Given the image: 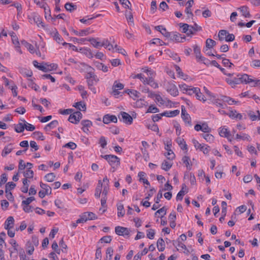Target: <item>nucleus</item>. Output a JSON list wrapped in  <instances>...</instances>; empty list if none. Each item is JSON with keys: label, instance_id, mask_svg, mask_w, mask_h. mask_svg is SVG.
Segmentation results:
<instances>
[{"label": "nucleus", "instance_id": "nucleus-1", "mask_svg": "<svg viewBox=\"0 0 260 260\" xmlns=\"http://www.w3.org/2000/svg\"><path fill=\"white\" fill-rule=\"evenodd\" d=\"M228 78L226 79V81L230 84L232 87L235 88L236 86L240 84H249L254 81V80L250 78V76L246 74H238L237 77Z\"/></svg>", "mask_w": 260, "mask_h": 260}, {"label": "nucleus", "instance_id": "nucleus-2", "mask_svg": "<svg viewBox=\"0 0 260 260\" xmlns=\"http://www.w3.org/2000/svg\"><path fill=\"white\" fill-rule=\"evenodd\" d=\"M109 162L110 166H112V169L118 167L120 165V158L117 156L114 155H101Z\"/></svg>", "mask_w": 260, "mask_h": 260}, {"label": "nucleus", "instance_id": "nucleus-3", "mask_svg": "<svg viewBox=\"0 0 260 260\" xmlns=\"http://www.w3.org/2000/svg\"><path fill=\"white\" fill-rule=\"evenodd\" d=\"M218 37L221 42L224 40L226 42H232L235 40V36L233 34H229L227 30L223 29L219 30Z\"/></svg>", "mask_w": 260, "mask_h": 260}, {"label": "nucleus", "instance_id": "nucleus-4", "mask_svg": "<svg viewBox=\"0 0 260 260\" xmlns=\"http://www.w3.org/2000/svg\"><path fill=\"white\" fill-rule=\"evenodd\" d=\"M118 118L120 121H122L125 124H131L133 123L132 117L125 112H121L120 115H118Z\"/></svg>", "mask_w": 260, "mask_h": 260}, {"label": "nucleus", "instance_id": "nucleus-5", "mask_svg": "<svg viewBox=\"0 0 260 260\" xmlns=\"http://www.w3.org/2000/svg\"><path fill=\"white\" fill-rule=\"evenodd\" d=\"M194 53L196 55V58L198 61H202L204 64H206V62H205L204 61L206 60L207 62L209 61V60L202 56L201 53V49L197 45H195L193 46Z\"/></svg>", "mask_w": 260, "mask_h": 260}, {"label": "nucleus", "instance_id": "nucleus-6", "mask_svg": "<svg viewBox=\"0 0 260 260\" xmlns=\"http://www.w3.org/2000/svg\"><path fill=\"white\" fill-rule=\"evenodd\" d=\"M115 232L117 235L124 237H128L130 234V231L128 228L120 226H116Z\"/></svg>", "mask_w": 260, "mask_h": 260}, {"label": "nucleus", "instance_id": "nucleus-7", "mask_svg": "<svg viewBox=\"0 0 260 260\" xmlns=\"http://www.w3.org/2000/svg\"><path fill=\"white\" fill-rule=\"evenodd\" d=\"M186 39V37L184 35H181L177 32H172L170 37L171 41H175L176 42H183Z\"/></svg>", "mask_w": 260, "mask_h": 260}, {"label": "nucleus", "instance_id": "nucleus-8", "mask_svg": "<svg viewBox=\"0 0 260 260\" xmlns=\"http://www.w3.org/2000/svg\"><path fill=\"white\" fill-rule=\"evenodd\" d=\"M103 121L105 124H108L111 122L117 123V118L115 115L106 114L104 116Z\"/></svg>", "mask_w": 260, "mask_h": 260}, {"label": "nucleus", "instance_id": "nucleus-9", "mask_svg": "<svg viewBox=\"0 0 260 260\" xmlns=\"http://www.w3.org/2000/svg\"><path fill=\"white\" fill-rule=\"evenodd\" d=\"M81 124L83 126L82 129L86 133L89 131L88 128L92 125V122L89 120H83L81 121Z\"/></svg>", "mask_w": 260, "mask_h": 260}, {"label": "nucleus", "instance_id": "nucleus-10", "mask_svg": "<svg viewBox=\"0 0 260 260\" xmlns=\"http://www.w3.org/2000/svg\"><path fill=\"white\" fill-rule=\"evenodd\" d=\"M167 90L172 95L175 96L178 94V90L176 86L173 84H170L167 87Z\"/></svg>", "mask_w": 260, "mask_h": 260}, {"label": "nucleus", "instance_id": "nucleus-11", "mask_svg": "<svg viewBox=\"0 0 260 260\" xmlns=\"http://www.w3.org/2000/svg\"><path fill=\"white\" fill-rule=\"evenodd\" d=\"M50 34L57 43L59 44L62 42L63 39L56 28H54V30L50 32Z\"/></svg>", "mask_w": 260, "mask_h": 260}, {"label": "nucleus", "instance_id": "nucleus-12", "mask_svg": "<svg viewBox=\"0 0 260 260\" xmlns=\"http://www.w3.org/2000/svg\"><path fill=\"white\" fill-rule=\"evenodd\" d=\"M14 222V218L12 216H9L5 222V228L6 230L11 229L13 227Z\"/></svg>", "mask_w": 260, "mask_h": 260}, {"label": "nucleus", "instance_id": "nucleus-13", "mask_svg": "<svg viewBox=\"0 0 260 260\" xmlns=\"http://www.w3.org/2000/svg\"><path fill=\"white\" fill-rule=\"evenodd\" d=\"M238 10L240 11L242 13V15L245 18H249L251 16L250 14L249 11L248 10V8L246 6H242L240 8H238Z\"/></svg>", "mask_w": 260, "mask_h": 260}, {"label": "nucleus", "instance_id": "nucleus-14", "mask_svg": "<svg viewBox=\"0 0 260 260\" xmlns=\"http://www.w3.org/2000/svg\"><path fill=\"white\" fill-rule=\"evenodd\" d=\"M180 113L179 110H175L172 111H165L161 113V116H164L168 117H172L178 115Z\"/></svg>", "mask_w": 260, "mask_h": 260}, {"label": "nucleus", "instance_id": "nucleus-15", "mask_svg": "<svg viewBox=\"0 0 260 260\" xmlns=\"http://www.w3.org/2000/svg\"><path fill=\"white\" fill-rule=\"evenodd\" d=\"M125 92L134 100H135L136 98H138L140 97V93L136 90L127 89L125 91Z\"/></svg>", "mask_w": 260, "mask_h": 260}, {"label": "nucleus", "instance_id": "nucleus-16", "mask_svg": "<svg viewBox=\"0 0 260 260\" xmlns=\"http://www.w3.org/2000/svg\"><path fill=\"white\" fill-rule=\"evenodd\" d=\"M34 22L37 25L38 27H41L43 28H45V26L42 20V18L38 15H36L34 16Z\"/></svg>", "mask_w": 260, "mask_h": 260}, {"label": "nucleus", "instance_id": "nucleus-17", "mask_svg": "<svg viewBox=\"0 0 260 260\" xmlns=\"http://www.w3.org/2000/svg\"><path fill=\"white\" fill-rule=\"evenodd\" d=\"M156 245L159 251L162 252L165 249V243L162 238L158 239Z\"/></svg>", "mask_w": 260, "mask_h": 260}, {"label": "nucleus", "instance_id": "nucleus-18", "mask_svg": "<svg viewBox=\"0 0 260 260\" xmlns=\"http://www.w3.org/2000/svg\"><path fill=\"white\" fill-rule=\"evenodd\" d=\"M144 83L149 85L154 88L158 87L157 84L154 81L153 79L151 77L148 78H145V79H144Z\"/></svg>", "mask_w": 260, "mask_h": 260}, {"label": "nucleus", "instance_id": "nucleus-19", "mask_svg": "<svg viewBox=\"0 0 260 260\" xmlns=\"http://www.w3.org/2000/svg\"><path fill=\"white\" fill-rule=\"evenodd\" d=\"M103 184L101 180H99L98 185L95 188V192L94 196L96 198H99L102 192Z\"/></svg>", "mask_w": 260, "mask_h": 260}, {"label": "nucleus", "instance_id": "nucleus-20", "mask_svg": "<svg viewBox=\"0 0 260 260\" xmlns=\"http://www.w3.org/2000/svg\"><path fill=\"white\" fill-rule=\"evenodd\" d=\"M45 17L46 19H51L53 21H55V19L51 16V10L49 7L47 5L44 8Z\"/></svg>", "mask_w": 260, "mask_h": 260}, {"label": "nucleus", "instance_id": "nucleus-21", "mask_svg": "<svg viewBox=\"0 0 260 260\" xmlns=\"http://www.w3.org/2000/svg\"><path fill=\"white\" fill-rule=\"evenodd\" d=\"M117 215L118 217H122L125 214V210L124 209L123 205L121 203H119L117 205Z\"/></svg>", "mask_w": 260, "mask_h": 260}, {"label": "nucleus", "instance_id": "nucleus-22", "mask_svg": "<svg viewBox=\"0 0 260 260\" xmlns=\"http://www.w3.org/2000/svg\"><path fill=\"white\" fill-rule=\"evenodd\" d=\"M228 115L233 119L237 118L239 120L242 119L243 116L241 114L237 113L236 110L231 111Z\"/></svg>", "mask_w": 260, "mask_h": 260}, {"label": "nucleus", "instance_id": "nucleus-23", "mask_svg": "<svg viewBox=\"0 0 260 260\" xmlns=\"http://www.w3.org/2000/svg\"><path fill=\"white\" fill-rule=\"evenodd\" d=\"M13 150V147L12 144H9L7 146H5L2 152V156L3 157L6 156L7 155L9 154Z\"/></svg>", "mask_w": 260, "mask_h": 260}, {"label": "nucleus", "instance_id": "nucleus-24", "mask_svg": "<svg viewBox=\"0 0 260 260\" xmlns=\"http://www.w3.org/2000/svg\"><path fill=\"white\" fill-rule=\"evenodd\" d=\"M176 142L182 150H186L187 149V145L185 143L184 139L180 137L177 138Z\"/></svg>", "mask_w": 260, "mask_h": 260}, {"label": "nucleus", "instance_id": "nucleus-25", "mask_svg": "<svg viewBox=\"0 0 260 260\" xmlns=\"http://www.w3.org/2000/svg\"><path fill=\"white\" fill-rule=\"evenodd\" d=\"M21 44L24 45L31 53H34L35 52L34 47L25 40H22L21 42Z\"/></svg>", "mask_w": 260, "mask_h": 260}, {"label": "nucleus", "instance_id": "nucleus-26", "mask_svg": "<svg viewBox=\"0 0 260 260\" xmlns=\"http://www.w3.org/2000/svg\"><path fill=\"white\" fill-rule=\"evenodd\" d=\"M33 65L38 69L39 70L44 72H47L48 70H47L46 67L44 66L43 64H39V63L37 61L34 60L32 62Z\"/></svg>", "mask_w": 260, "mask_h": 260}, {"label": "nucleus", "instance_id": "nucleus-27", "mask_svg": "<svg viewBox=\"0 0 260 260\" xmlns=\"http://www.w3.org/2000/svg\"><path fill=\"white\" fill-rule=\"evenodd\" d=\"M182 161L185 165L187 169L189 170H191V164L189 156H184L182 157Z\"/></svg>", "mask_w": 260, "mask_h": 260}, {"label": "nucleus", "instance_id": "nucleus-28", "mask_svg": "<svg viewBox=\"0 0 260 260\" xmlns=\"http://www.w3.org/2000/svg\"><path fill=\"white\" fill-rule=\"evenodd\" d=\"M172 166V163L164 160L161 164V168L165 171H168L171 168Z\"/></svg>", "mask_w": 260, "mask_h": 260}, {"label": "nucleus", "instance_id": "nucleus-29", "mask_svg": "<svg viewBox=\"0 0 260 260\" xmlns=\"http://www.w3.org/2000/svg\"><path fill=\"white\" fill-rule=\"evenodd\" d=\"M219 134L220 136L225 138H228L231 134L230 131L224 127L220 128L219 131Z\"/></svg>", "mask_w": 260, "mask_h": 260}, {"label": "nucleus", "instance_id": "nucleus-30", "mask_svg": "<svg viewBox=\"0 0 260 260\" xmlns=\"http://www.w3.org/2000/svg\"><path fill=\"white\" fill-rule=\"evenodd\" d=\"M73 106L80 111H85L86 109L85 104L82 102H77Z\"/></svg>", "mask_w": 260, "mask_h": 260}, {"label": "nucleus", "instance_id": "nucleus-31", "mask_svg": "<svg viewBox=\"0 0 260 260\" xmlns=\"http://www.w3.org/2000/svg\"><path fill=\"white\" fill-rule=\"evenodd\" d=\"M40 187L45 190L44 191L47 193V194H51V188L48 185L41 182Z\"/></svg>", "mask_w": 260, "mask_h": 260}, {"label": "nucleus", "instance_id": "nucleus-32", "mask_svg": "<svg viewBox=\"0 0 260 260\" xmlns=\"http://www.w3.org/2000/svg\"><path fill=\"white\" fill-rule=\"evenodd\" d=\"M146 176L145 173L143 172H140L138 173V177H139L140 181H142L144 184H147V185H150V183L148 180L147 179L144 178V177Z\"/></svg>", "mask_w": 260, "mask_h": 260}, {"label": "nucleus", "instance_id": "nucleus-33", "mask_svg": "<svg viewBox=\"0 0 260 260\" xmlns=\"http://www.w3.org/2000/svg\"><path fill=\"white\" fill-rule=\"evenodd\" d=\"M65 9L70 12L77 9V6L73 4V3H67L64 5Z\"/></svg>", "mask_w": 260, "mask_h": 260}, {"label": "nucleus", "instance_id": "nucleus-34", "mask_svg": "<svg viewBox=\"0 0 260 260\" xmlns=\"http://www.w3.org/2000/svg\"><path fill=\"white\" fill-rule=\"evenodd\" d=\"M216 42L211 39H207L206 41V48L211 49L216 45Z\"/></svg>", "mask_w": 260, "mask_h": 260}, {"label": "nucleus", "instance_id": "nucleus-35", "mask_svg": "<svg viewBox=\"0 0 260 260\" xmlns=\"http://www.w3.org/2000/svg\"><path fill=\"white\" fill-rule=\"evenodd\" d=\"M87 41H89L91 44L95 48H98L99 47H102V42L97 41L96 39L95 38H90L87 40Z\"/></svg>", "mask_w": 260, "mask_h": 260}, {"label": "nucleus", "instance_id": "nucleus-36", "mask_svg": "<svg viewBox=\"0 0 260 260\" xmlns=\"http://www.w3.org/2000/svg\"><path fill=\"white\" fill-rule=\"evenodd\" d=\"M96 68L100 70L103 71L104 72H107L108 71V68L107 66H105L103 63L98 62H96Z\"/></svg>", "mask_w": 260, "mask_h": 260}, {"label": "nucleus", "instance_id": "nucleus-37", "mask_svg": "<svg viewBox=\"0 0 260 260\" xmlns=\"http://www.w3.org/2000/svg\"><path fill=\"white\" fill-rule=\"evenodd\" d=\"M68 120L70 122H71V123H75V124H77L79 122V119H78L75 113H74L73 114H70V115L69 117Z\"/></svg>", "mask_w": 260, "mask_h": 260}, {"label": "nucleus", "instance_id": "nucleus-38", "mask_svg": "<svg viewBox=\"0 0 260 260\" xmlns=\"http://www.w3.org/2000/svg\"><path fill=\"white\" fill-rule=\"evenodd\" d=\"M55 178V175L53 173H50L47 174L45 176V179L47 182H53Z\"/></svg>", "mask_w": 260, "mask_h": 260}, {"label": "nucleus", "instance_id": "nucleus-39", "mask_svg": "<svg viewBox=\"0 0 260 260\" xmlns=\"http://www.w3.org/2000/svg\"><path fill=\"white\" fill-rule=\"evenodd\" d=\"M24 123L23 124L22 123H19L15 126V131L17 133H22L24 130Z\"/></svg>", "mask_w": 260, "mask_h": 260}, {"label": "nucleus", "instance_id": "nucleus-40", "mask_svg": "<svg viewBox=\"0 0 260 260\" xmlns=\"http://www.w3.org/2000/svg\"><path fill=\"white\" fill-rule=\"evenodd\" d=\"M125 17L127 20L129 22V25H134V22L133 20V16L131 12H126L125 14Z\"/></svg>", "mask_w": 260, "mask_h": 260}, {"label": "nucleus", "instance_id": "nucleus-41", "mask_svg": "<svg viewBox=\"0 0 260 260\" xmlns=\"http://www.w3.org/2000/svg\"><path fill=\"white\" fill-rule=\"evenodd\" d=\"M179 26L182 28V32L185 33L187 36V32L188 31V29L190 27V25H188L187 23H180L179 24Z\"/></svg>", "mask_w": 260, "mask_h": 260}, {"label": "nucleus", "instance_id": "nucleus-42", "mask_svg": "<svg viewBox=\"0 0 260 260\" xmlns=\"http://www.w3.org/2000/svg\"><path fill=\"white\" fill-rule=\"evenodd\" d=\"M236 139H242L243 140H247L249 141H250V137L248 135L246 134H243L242 136L239 134H237L236 135Z\"/></svg>", "mask_w": 260, "mask_h": 260}, {"label": "nucleus", "instance_id": "nucleus-43", "mask_svg": "<svg viewBox=\"0 0 260 260\" xmlns=\"http://www.w3.org/2000/svg\"><path fill=\"white\" fill-rule=\"evenodd\" d=\"M167 209L165 207H163L160 209L158 210L155 213V215L157 216V214L161 215L160 218H162L163 216L166 214Z\"/></svg>", "mask_w": 260, "mask_h": 260}, {"label": "nucleus", "instance_id": "nucleus-44", "mask_svg": "<svg viewBox=\"0 0 260 260\" xmlns=\"http://www.w3.org/2000/svg\"><path fill=\"white\" fill-rule=\"evenodd\" d=\"M24 123V129L25 128L27 131H33L35 129V127L34 125L27 123L25 120H21Z\"/></svg>", "mask_w": 260, "mask_h": 260}, {"label": "nucleus", "instance_id": "nucleus-45", "mask_svg": "<svg viewBox=\"0 0 260 260\" xmlns=\"http://www.w3.org/2000/svg\"><path fill=\"white\" fill-rule=\"evenodd\" d=\"M165 149L168 151V152L166 155L167 158L170 160L174 159L175 158V155L173 151L171 149H169L168 148H165Z\"/></svg>", "mask_w": 260, "mask_h": 260}, {"label": "nucleus", "instance_id": "nucleus-46", "mask_svg": "<svg viewBox=\"0 0 260 260\" xmlns=\"http://www.w3.org/2000/svg\"><path fill=\"white\" fill-rule=\"evenodd\" d=\"M202 137L206 140L207 142H212L214 140V137L210 134H202Z\"/></svg>", "mask_w": 260, "mask_h": 260}, {"label": "nucleus", "instance_id": "nucleus-47", "mask_svg": "<svg viewBox=\"0 0 260 260\" xmlns=\"http://www.w3.org/2000/svg\"><path fill=\"white\" fill-rule=\"evenodd\" d=\"M78 90L80 91L81 95L83 99L87 98V91L84 90V87L82 85H79L78 87Z\"/></svg>", "mask_w": 260, "mask_h": 260}, {"label": "nucleus", "instance_id": "nucleus-48", "mask_svg": "<svg viewBox=\"0 0 260 260\" xmlns=\"http://www.w3.org/2000/svg\"><path fill=\"white\" fill-rule=\"evenodd\" d=\"M159 111V109L155 106L151 105L148 108L146 113H155Z\"/></svg>", "mask_w": 260, "mask_h": 260}, {"label": "nucleus", "instance_id": "nucleus-49", "mask_svg": "<svg viewBox=\"0 0 260 260\" xmlns=\"http://www.w3.org/2000/svg\"><path fill=\"white\" fill-rule=\"evenodd\" d=\"M23 175L25 177V178H32L34 176V172L31 170L26 169V171L24 172Z\"/></svg>", "mask_w": 260, "mask_h": 260}, {"label": "nucleus", "instance_id": "nucleus-50", "mask_svg": "<svg viewBox=\"0 0 260 260\" xmlns=\"http://www.w3.org/2000/svg\"><path fill=\"white\" fill-rule=\"evenodd\" d=\"M211 131V128H210L208 124L204 122L202 124V132L205 133H209Z\"/></svg>", "mask_w": 260, "mask_h": 260}, {"label": "nucleus", "instance_id": "nucleus-51", "mask_svg": "<svg viewBox=\"0 0 260 260\" xmlns=\"http://www.w3.org/2000/svg\"><path fill=\"white\" fill-rule=\"evenodd\" d=\"M6 196L8 200L10 201H13L14 200V197L11 192L8 191V188L6 186L5 188Z\"/></svg>", "mask_w": 260, "mask_h": 260}, {"label": "nucleus", "instance_id": "nucleus-52", "mask_svg": "<svg viewBox=\"0 0 260 260\" xmlns=\"http://www.w3.org/2000/svg\"><path fill=\"white\" fill-rule=\"evenodd\" d=\"M103 148H105L107 144L106 138L104 136L100 137L99 143Z\"/></svg>", "mask_w": 260, "mask_h": 260}, {"label": "nucleus", "instance_id": "nucleus-53", "mask_svg": "<svg viewBox=\"0 0 260 260\" xmlns=\"http://www.w3.org/2000/svg\"><path fill=\"white\" fill-rule=\"evenodd\" d=\"M155 231L153 229L147 230V237L150 239H153L154 237Z\"/></svg>", "mask_w": 260, "mask_h": 260}, {"label": "nucleus", "instance_id": "nucleus-54", "mask_svg": "<svg viewBox=\"0 0 260 260\" xmlns=\"http://www.w3.org/2000/svg\"><path fill=\"white\" fill-rule=\"evenodd\" d=\"M195 94L198 100L200 101H203V102H205L206 101V100L204 99V95L202 93L200 92V88H199V91L196 92Z\"/></svg>", "mask_w": 260, "mask_h": 260}, {"label": "nucleus", "instance_id": "nucleus-55", "mask_svg": "<svg viewBox=\"0 0 260 260\" xmlns=\"http://www.w3.org/2000/svg\"><path fill=\"white\" fill-rule=\"evenodd\" d=\"M33 135L37 139L41 140H44L45 139V137L41 132H35L33 133Z\"/></svg>", "mask_w": 260, "mask_h": 260}, {"label": "nucleus", "instance_id": "nucleus-56", "mask_svg": "<svg viewBox=\"0 0 260 260\" xmlns=\"http://www.w3.org/2000/svg\"><path fill=\"white\" fill-rule=\"evenodd\" d=\"M35 200L34 197H30L27 198L25 200H23L22 202V205H28L33 201Z\"/></svg>", "mask_w": 260, "mask_h": 260}, {"label": "nucleus", "instance_id": "nucleus-57", "mask_svg": "<svg viewBox=\"0 0 260 260\" xmlns=\"http://www.w3.org/2000/svg\"><path fill=\"white\" fill-rule=\"evenodd\" d=\"M148 129L152 130L153 132H158L159 128L157 124L155 123H152V124H148L147 125Z\"/></svg>", "mask_w": 260, "mask_h": 260}, {"label": "nucleus", "instance_id": "nucleus-58", "mask_svg": "<svg viewBox=\"0 0 260 260\" xmlns=\"http://www.w3.org/2000/svg\"><path fill=\"white\" fill-rule=\"evenodd\" d=\"M199 91V88L198 87H193L190 88V86L187 90L186 92L189 95H192L193 93L196 94V92Z\"/></svg>", "mask_w": 260, "mask_h": 260}, {"label": "nucleus", "instance_id": "nucleus-59", "mask_svg": "<svg viewBox=\"0 0 260 260\" xmlns=\"http://www.w3.org/2000/svg\"><path fill=\"white\" fill-rule=\"evenodd\" d=\"M63 147L69 148H70L72 150H74V149H75L76 148L77 145L75 143H74V142H69V143L66 144L63 146Z\"/></svg>", "mask_w": 260, "mask_h": 260}, {"label": "nucleus", "instance_id": "nucleus-60", "mask_svg": "<svg viewBox=\"0 0 260 260\" xmlns=\"http://www.w3.org/2000/svg\"><path fill=\"white\" fill-rule=\"evenodd\" d=\"M86 214L87 213H84L83 215H82L80 218L77 220L76 223H84L87 221L86 218Z\"/></svg>", "mask_w": 260, "mask_h": 260}, {"label": "nucleus", "instance_id": "nucleus-61", "mask_svg": "<svg viewBox=\"0 0 260 260\" xmlns=\"http://www.w3.org/2000/svg\"><path fill=\"white\" fill-rule=\"evenodd\" d=\"M102 258L101 248L98 247L96 250L95 260H101Z\"/></svg>", "mask_w": 260, "mask_h": 260}, {"label": "nucleus", "instance_id": "nucleus-62", "mask_svg": "<svg viewBox=\"0 0 260 260\" xmlns=\"http://www.w3.org/2000/svg\"><path fill=\"white\" fill-rule=\"evenodd\" d=\"M200 150L202 151L205 154H207L210 151V147L207 145L203 144Z\"/></svg>", "mask_w": 260, "mask_h": 260}, {"label": "nucleus", "instance_id": "nucleus-63", "mask_svg": "<svg viewBox=\"0 0 260 260\" xmlns=\"http://www.w3.org/2000/svg\"><path fill=\"white\" fill-rule=\"evenodd\" d=\"M111 240H112V238L110 236H104L100 239V241L101 242H104L106 243H110Z\"/></svg>", "mask_w": 260, "mask_h": 260}, {"label": "nucleus", "instance_id": "nucleus-64", "mask_svg": "<svg viewBox=\"0 0 260 260\" xmlns=\"http://www.w3.org/2000/svg\"><path fill=\"white\" fill-rule=\"evenodd\" d=\"M222 63L225 67H229V68H231L233 66V64L230 62V60L225 58H222Z\"/></svg>", "mask_w": 260, "mask_h": 260}]
</instances>
